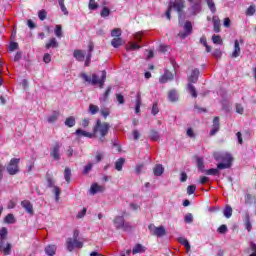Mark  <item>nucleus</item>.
<instances>
[{
    "instance_id": "f704fd0d",
    "label": "nucleus",
    "mask_w": 256,
    "mask_h": 256,
    "mask_svg": "<svg viewBox=\"0 0 256 256\" xmlns=\"http://www.w3.org/2000/svg\"><path fill=\"white\" fill-rule=\"evenodd\" d=\"M64 123H65L66 127H75V117L70 116V117L66 118Z\"/></svg>"
},
{
    "instance_id": "2eb2a0df",
    "label": "nucleus",
    "mask_w": 256,
    "mask_h": 256,
    "mask_svg": "<svg viewBox=\"0 0 256 256\" xmlns=\"http://www.w3.org/2000/svg\"><path fill=\"white\" fill-rule=\"evenodd\" d=\"M212 23L214 27V32L221 33V20L219 19V16H213Z\"/></svg>"
},
{
    "instance_id": "1a4fd4ad",
    "label": "nucleus",
    "mask_w": 256,
    "mask_h": 256,
    "mask_svg": "<svg viewBox=\"0 0 256 256\" xmlns=\"http://www.w3.org/2000/svg\"><path fill=\"white\" fill-rule=\"evenodd\" d=\"M113 224L116 229H123L124 231L129 229V223L125 222V218L123 216H116L113 220Z\"/></svg>"
},
{
    "instance_id": "f8f14e48",
    "label": "nucleus",
    "mask_w": 256,
    "mask_h": 256,
    "mask_svg": "<svg viewBox=\"0 0 256 256\" xmlns=\"http://www.w3.org/2000/svg\"><path fill=\"white\" fill-rule=\"evenodd\" d=\"M191 31H193V26L191 25V22H186L184 25V32H180L178 34V37H180V39H185V37L191 35Z\"/></svg>"
},
{
    "instance_id": "79ce46f5",
    "label": "nucleus",
    "mask_w": 256,
    "mask_h": 256,
    "mask_svg": "<svg viewBox=\"0 0 256 256\" xmlns=\"http://www.w3.org/2000/svg\"><path fill=\"white\" fill-rule=\"evenodd\" d=\"M206 3L212 13H215L217 11V8L215 7V2L213 0H206Z\"/></svg>"
},
{
    "instance_id": "6e6552de",
    "label": "nucleus",
    "mask_w": 256,
    "mask_h": 256,
    "mask_svg": "<svg viewBox=\"0 0 256 256\" xmlns=\"http://www.w3.org/2000/svg\"><path fill=\"white\" fill-rule=\"evenodd\" d=\"M9 175H17L19 173V158H12L6 168Z\"/></svg>"
},
{
    "instance_id": "72a5a7b5",
    "label": "nucleus",
    "mask_w": 256,
    "mask_h": 256,
    "mask_svg": "<svg viewBox=\"0 0 256 256\" xmlns=\"http://www.w3.org/2000/svg\"><path fill=\"white\" fill-rule=\"evenodd\" d=\"M168 99H169V101H171L172 103H175V101H177V99H179V96L177 95V91L171 90V91L168 93Z\"/></svg>"
},
{
    "instance_id": "f3484780",
    "label": "nucleus",
    "mask_w": 256,
    "mask_h": 256,
    "mask_svg": "<svg viewBox=\"0 0 256 256\" xmlns=\"http://www.w3.org/2000/svg\"><path fill=\"white\" fill-rule=\"evenodd\" d=\"M220 129V124H219V117L216 116L214 119H213V125H212V129L210 131V135H215Z\"/></svg>"
},
{
    "instance_id": "a878e982",
    "label": "nucleus",
    "mask_w": 256,
    "mask_h": 256,
    "mask_svg": "<svg viewBox=\"0 0 256 256\" xmlns=\"http://www.w3.org/2000/svg\"><path fill=\"white\" fill-rule=\"evenodd\" d=\"M59 47V42L57 39L51 38L48 43H46V49H57Z\"/></svg>"
},
{
    "instance_id": "052dcab7",
    "label": "nucleus",
    "mask_w": 256,
    "mask_h": 256,
    "mask_svg": "<svg viewBox=\"0 0 256 256\" xmlns=\"http://www.w3.org/2000/svg\"><path fill=\"white\" fill-rule=\"evenodd\" d=\"M218 233H221V235H225V233H227V225L222 224V225L218 228Z\"/></svg>"
},
{
    "instance_id": "bf43d9fd",
    "label": "nucleus",
    "mask_w": 256,
    "mask_h": 256,
    "mask_svg": "<svg viewBox=\"0 0 256 256\" xmlns=\"http://www.w3.org/2000/svg\"><path fill=\"white\" fill-rule=\"evenodd\" d=\"M91 169H93V163H88L83 170L84 175H87L89 173V171H91Z\"/></svg>"
},
{
    "instance_id": "09e8293b",
    "label": "nucleus",
    "mask_w": 256,
    "mask_h": 256,
    "mask_svg": "<svg viewBox=\"0 0 256 256\" xmlns=\"http://www.w3.org/2000/svg\"><path fill=\"white\" fill-rule=\"evenodd\" d=\"M254 200L255 198L253 197V195L251 194L245 195V205H251V203H253Z\"/></svg>"
},
{
    "instance_id": "473e14b6",
    "label": "nucleus",
    "mask_w": 256,
    "mask_h": 256,
    "mask_svg": "<svg viewBox=\"0 0 256 256\" xmlns=\"http://www.w3.org/2000/svg\"><path fill=\"white\" fill-rule=\"evenodd\" d=\"M111 45L115 49H118V47H121V45H123V39L122 38H114L111 41Z\"/></svg>"
},
{
    "instance_id": "338daca9",
    "label": "nucleus",
    "mask_w": 256,
    "mask_h": 256,
    "mask_svg": "<svg viewBox=\"0 0 256 256\" xmlns=\"http://www.w3.org/2000/svg\"><path fill=\"white\" fill-rule=\"evenodd\" d=\"M19 44L17 42H12L9 46V51H15L16 49H18Z\"/></svg>"
},
{
    "instance_id": "4d7b16f0",
    "label": "nucleus",
    "mask_w": 256,
    "mask_h": 256,
    "mask_svg": "<svg viewBox=\"0 0 256 256\" xmlns=\"http://www.w3.org/2000/svg\"><path fill=\"white\" fill-rule=\"evenodd\" d=\"M116 100L118 101L119 105H123L125 103V97L123 94H116Z\"/></svg>"
},
{
    "instance_id": "412c9836",
    "label": "nucleus",
    "mask_w": 256,
    "mask_h": 256,
    "mask_svg": "<svg viewBox=\"0 0 256 256\" xmlns=\"http://www.w3.org/2000/svg\"><path fill=\"white\" fill-rule=\"evenodd\" d=\"M75 134L78 136V137H87L88 139H93V133L91 132H87L83 129H77Z\"/></svg>"
},
{
    "instance_id": "58836bf2",
    "label": "nucleus",
    "mask_w": 256,
    "mask_h": 256,
    "mask_svg": "<svg viewBox=\"0 0 256 256\" xmlns=\"http://www.w3.org/2000/svg\"><path fill=\"white\" fill-rule=\"evenodd\" d=\"M197 167H198L199 171H201L202 173H205V164L203 162V158L197 159Z\"/></svg>"
},
{
    "instance_id": "ddd939ff",
    "label": "nucleus",
    "mask_w": 256,
    "mask_h": 256,
    "mask_svg": "<svg viewBox=\"0 0 256 256\" xmlns=\"http://www.w3.org/2000/svg\"><path fill=\"white\" fill-rule=\"evenodd\" d=\"M93 49H95V46L93 45V43H89L88 45V53L86 56V61H85V67H89V65H91V57H93L92 53H93Z\"/></svg>"
},
{
    "instance_id": "bb28decb",
    "label": "nucleus",
    "mask_w": 256,
    "mask_h": 256,
    "mask_svg": "<svg viewBox=\"0 0 256 256\" xmlns=\"http://www.w3.org/2000/svg\"><path fill=\"white\" fill-rule=\"evenodd\" d=\"M7 228L6 227H2L0 229V247H3V241H5V239L7 238Z\"/></svg>"
},
{
    "instance_id": "7c9ffc66",
    "label": "nucleus",
    "mask_w": 256,
    "mask_h": 256,
    "mask_svg": "<svg viewBox=\"0 0 256 256\" xmlns=\"http://www.w3.org/2000/svg\"><path fill=\"white\" fill-rule=\"evenodd\" d=\"M223 215L226 217V219H231L233 215V208H231L229 205H226L225 209L223 210Z\"/></svg>"
},
{
    "instance_id": "a211bd4d",
    "label": "nucleus",
    "mask_w": 256,
    "mask_h": 256,
    "mask_svg": "<svg viewBox=\"0 0 256 256\" xmlns=\"http://www.w3.org/2000/svg\"><path fill=\"white\" fill-rule=\"evenodd\" d=\"M73 57L76 59V61L83 62L85 61V52L83 50H74Z\"/></svg>"
},
{
    "instance_id": "7ed1b4c3",
    "label": "nucleus",
    "mask_w": 256,
    "mask_h": 256,
    "mask_svg": "<svg viewBox=\"0 0 256 256\" xmlns=\"http://www.w3.org/2000/svg\"><path fill=\"white\" fill-rule=\"evenodd\" d=\"M81 78L86 83H90V85H99L100 89H103L105 85V80L107 79V72L103 70L101 78H99L97 74H92V78H91L86 73H82Z\"/></svg>"
},
{
    "instance_id": "e433bc0d",
    "label": "nucleus",
    "mask_w": 256,
    "mask_h": 256,
    "mask_svg": "<svg viewBox=\"0 0 256 256\" xmlns=\"http://www.w3.org/2000/svg\"><path fill=\"white\" fill-rule=\"evenodd\" d=\"M89 113H91V115H97V113H99V106H97L95 104H90L89 105Z\"/></svg>"
},
{
    "instance_id": "774afa93",
    "label": "nucleus",
    "mask_w": 256,
    "mask_h": 256,
    "mask_svg": "<svg viewBox=\"0 0 256 256\" xmlns=\"http://www.w3.org/2000/svg\"><path fill=\"white\" fill-rule=\"evenodd\" d=\"M142 37H143V32H137L136 34H134L135 41L141 42Z\"/></svg>"
},
{
    "instance_id": "de8ad7c7",
    "label": "nucleus",
    "mask_w": 256,
    "mask_h": 256,
    "mask_svg": "<svg viewBox=\"0 0 256 256\" xmlns=\"http://www.w3.org/2000/svg\"><path fill=\"white\" fill-rule=\"evenodd\" d=\"M4 221H5V223L13 224V223H15V216L13 214H8L5 217Z\"/></svg>"
},
{
    "instance_id": "37998d69",
    "label": "nucleus",
    "mask_w": 256,
    "mask_h": 256,
    "mask_svg": "<svg viewBox=\"0 0 256 256\" xmlns=\"http://www.w3.org/2000/svg\"><path fill=\"white\" fill-rule=\"evenodd\" d=\"M88 8L91 11H95L96 9H99V4H97V2H95V0H90L89 4H88Z\"/></svg>"
},
{
    "instance_id": "2f4dec72",
    "label": "nucleus",
    "mask_w": 256,
    "mask_h": 256,
    "mask_svg": "<svg viewBox=\"0 0 256 256\" xmlns=\"http://www.w3.org/2000/svg\"><path fill=\"white\" fill-rule=\"evenodd\" d=\"M133 255H137V253H145V247L141 244H137L132 249Z\"/></svg>"
},
{
    "instance_id": "f03ea898",
    "label": "nucleus",
    "mask_w": 256,
    "mask_h": 256,
    "mask_svg": "<svg viewBox=\"0 0 256 256\" xmlns=\"http://www.w3.org/2000/svg\"><path fill=\"white\" fill-rule=\"evenodd\" d=\"M109 129L111 125L108 122H102L100 119L96 120L93 127V137L97 139L99 143H105L107 135H109Z\"/></svg>"
},
{
    "instance_id": "0eeeda50",
    "label": "nucleus",
    "mask_w": 256,
    "mask_h": 256,
    "mask_svg": "<svg viewBox=\"0 0 256 256\" xmlns=\"http://www.w3.org/2000/svg\"><path fill=\"white\" fill-rule=\"evenodd\" d=\"M66 249L67 251H74L75 249H83V242L78 241L74 238H67L66 239Z\"/></svg>"
},
{
    "instance_id": "864d4df0",
    "label": "nucleus",
    "mask_w": 256,
    "mask_h": 256,
    "mask_svg": "<svg viewBox=\"0 0 256 256\" xmlns=\"http://www.w3.org/2000/svg\"><path fill=\"white\" fill-rule=\"evenodd\" d=\"M101 17H109L111 15V10L109 8L104 7L100 13Z\"/></svg>"
},
{
    "instance_id": "f257e3e1",
    "label": "nucleus",
    "mask_w": 256,
    "mask_h": 256,
    "mask_svg": "<svg viewBox=\"0 0 256 256\" xmlns=\"http://www.w3.org/2000/svg\"><path fill=\"white\" fill-rule=\"evenodd\" d=\"M214 159L216 161H222V163H219L217 165V168H211L208 170H204V173L206 175H219V170L229 169L231 167V162L233 161L231 154L221 153V152H215Z\"/></svg>"
},
{
    "instance_id": "39448f33",
    "label": "nucleus",
    "mask_w": 256,
    "mask_h": 256,
    "mask_svg": "<svg viewBox=\"0 0 256 256\" xmlns=\"http://www.w3.org/2000/svg\"><path fill=\"white\" fill-rule=\"evenodd\" d=\"M185 8V0H176L174 3H170L168 10L166 11L167 19H171V9H175L178 13H181Z\"/></svg>"
},
{
    "instance_id": "9b49d317",
    "label": "nucleus",
    "mask_w": 256,
    "mask_h": 256,
    "mask_svg": "<svg viewBox=\"0 0 256 256\" xmlns=\"http://www.w3.org/2000/svg\"><path fill=\"white\" fill-rule=\"evenodd\" d=\"M190 5L191 15H197V13H201V0H192L190 1Z\"/></svg>"
},
{
    "instance_id": "ea45409f",
    "label": "nucleus",
    "mask_w": 256,
    "mask_h": 256,
    "mask_svg": "<svg viewBox=\"0 0 256 256\" xmlns=\"http://www.w3.org/2000/svg\"><path fill=\"white\" fill-rule=\"evenodd\" d=\"M58 4L60 5V9L64 15H69V11H67V7H65V0H58Z\"/></svg>"
},
{
    "instance_id": "5fc2aeb1",
    "label": "nucleus",
    "mask_w": 256,
    "mask_h": 256,
    "mask_svg": "<svg viewBox=\"0 0 256 256\" xmlns=\"http://www.w3.org/2000/svg\"><path fill=\"white\" fill-rule=\"evenodd\" d=\"M53 193L55 195L56 201H59V195H61V189L58 186H54Z\"/></svg>"
},
{
    "instance_id": "6ab92c4d",
    "label": "nucleus",
    "mask_w": 256,
    "mask_h": 256,
    "mask_svg": "<svg viewBox=\"0 0 256 256\" xmlns=\"http://www.w3.org/2000/svg\"><path fill=\"white\" fill-rule=\"evenodd\" d=\"M21 206L29 213V215H33V204L29 200H24L21 202Z\"/></svg>"
},
{
    "instance_id": "423d86ee",
    "label": "nucleus",
    "mask_w": 256,
    "mask_h": 256,
    "mask_svg": "<svg viewBox=\"0 0 256 256\" xmlns=\"http://www.w3.org/2000/svg\"><path fill=\"white\" fill-rule=\"evenodd\" d=\"M148 229L150 234L154 237H165L167 235V230H165V226H155V224H149Z\"/></svg>"
},
{
    "instance_id": "13d9d810",
    "label": "nucleus",
    "mask_w": 256,
    "mask_h": 256,
    "mask_svg": "<svg viewBox=\"0 0 256 256\" xmlns=\"http://www.w3.org/2000/svg\"><path fill=\"white\" fill-rule=\"evenodd\" d=\"M185 223H193V214L188 213L184 217Z\"/></svg>"
},
{
    "instance_id": "9d476101",
    "label": "nucleus",
    "mask_w": 256,
    "mask_h": 256,
    "mask_svg": "<svg viewBox=\"0 0 256 256\" xmlns=\"http://www.w3.org/2000/svg\"><path fill=\"white\" fill-rule=\"evenodd\" d=\"M60 149L61 144L59 142H56L50 151V156L54 161H59V159H61V154L59 153Z\"/></svg>"
},
{
    "instance_id": "5701e85b",
    "label": "nucleus",
    "mask_w": 256,
    "mask_h": 256,
    "mask_svg": "<svg viewBox=\"0 0 256 256\" xmlns=\"http://www.w3.org/2000/svg\"><path fill=\"white\" fill-rule=\"evenodd\" d=\"M178 241L181 245L185 247L187 253L191 251V244H189V240L187 238L180 237L178 238Z\"/></svg>"
},
{
    "instance_id": "69168bd1",
    "label": "nucleus",
    "mask_w": 256,
    "mask_h": 256,
    "mask_svg": "<svg viewBox=\"0 0 256 256\" xmlns=\"http://www.w3.org/2000/svg\"><path fill=\"white\" fill-rule=\"evenodd\" d=\"M157 113H159V105L154 103L152 106V115H157Z\"/></svg>"
},
{
    "instance_id": "6e6d98bb",
    "label": "nucleus",
    "mask_w": 256,
    "mask_h": 256,
    "mask_svg": "<svg viewBox=\"0 0 256 256\" xmlns=\"http://www.w3.org/2000/svg\"><path fill=\"white\" fill-rule=\"evenodd\" d=\"M255 6H250L247 10H246V15H248V17H251L253 15H255Z\"/></svg>"
},
{
    "instance_id": "20e7f679",
    "label": "nucleus",
    "mask_w": 256,
    "mask_h": 256,
    "mask_svg": "<svg viewBox=\"0 0 256 256\" xmlns=\"http://www.w3.org/2000/svg\"><path fill=\"white\" fill-rule=\"evenodd\" d=\"M199 69H194L191 73V75L188 78L189 84H188V91L192 95V97L196 98L197 97V90L195 89V86L191 83H197L200 75Z\"/></svg>"
},
{
    "instance_id": "c9c22d12",
    "label": "nucleus",
    "mask_w": 256,
    "mask_h": 256,
    "mask_svg": "<svg viewBox=\"0 0 256 256\" xmlns=\"http://www.w3.org/2000/svg\"><path fill=\"white\" fill-rule=\"evenodd\" d=\"M64 179H65L66 183H71V168H65Z\"/></svg>"
},
{
    "instance_id": "aec40b11",
    "label": "nucleus",
    "mask_w": 256,
    "mask_h": 256,
    "mask_svg": "<svg viewBox=\"0 0 256 256\" xmlns=\"http://www.w3.org/2000/svg\"><path fill=\"white\" fill-rule=\"evenodd\" d=\"M241 55V46L239 45V40L234 41V50L232 52L231 57L236 59V57H239Z\"/></svg>"
},
{
    "instance_id": "4468645a",
    "label": "nucleus",
    "mask_w": 256,
    "mask_h": 256,
    "mask_svg": "<svg viewBox=\"0 0 256 256\" xmlns=\"http://www.w3.org/2000/svg\"><path fill=\"white\" fill-rule=\"evenodd\" d=\"M167 81H173V73L169 70H165L164 74L160 77V83H167Z\"/></svg>"
},
{
    "instance_id": "4be33fe9",
    "label": "nucleus",
    "mask_w": 256,
    "mask_h": 256,
    "mask_svg": "<svg viewBox=\"0 0 256 256\" xmlns=\"http://www.w3.org/2000/svg\"><path fill=\"white\" fill-rule=\"evenodd\" d=\"M164 172H165V168H163V165L161 164H157L153 169V173L155 177H161L162 173Z\"/></svg>"
},
{
    "instance_id": "c85d7f7f",
    "label": "nucleus",
    "mask_w": 256,
    "mask_h": 256,
    "mask_svg": "<svg viewBox=\"0 0 256 256\" xmlns=\"http://www.w3.org/2000/svg\"><path fill=\"white\" fill-rule=\"evenodd\" d=\"M139 49H141V46L135 42H129L126 46V51H139Z\"/></svg>"
},
{
    "instance_id": "b1692460",
    "label": "nucleus",
    "mask_w": 256,
    "mask_h": 256,
    "mask_svg": "<svg viewBox=\"0 0 256 256\" xmlns=\"http://www.w3.org/2000/svg\"><path fill=\"white\" fill-rule=\"evenodd\" d=\"M45 253L48 256H53L55 253H57V246L55 245H48L45 247Z\"/></svg>"
},
{
    "instance_id": "3c124183",
    "label": "nucleus",
    "mask_w": 256,
    "mask_h": 256,
    "mask_svg": "<svg viewBox=\"0 0 256 256\" xmlns=\"http://www.w3.org/2000/svg\"><path fill=\"white\" fill-rule=\"evenodd\" d=\"M110 94H111V87H108L103 97H100V101H107V99H109Z\"/></svg>"
},
{
    "instance_id": "8fccbe9b",
    "label": "nucleus",
    "mask_w": 256,
    "mask_h": 256,
    "mask_svg": "<svg viewBox=\"0 0 256 256\" xmlns=\"http://www.w3.org/2000/svg\"><path fill=\"white\" fill-rule=\"evenodd\" d=\"M150 139L152 141H157L159 139V132H157L155 130H151V132H150Z\"/></svg>"
},
{
    "instance_id": "e2e57ef3",
    "label": "nucleus",
    "mask_w": 256,
    "mask_h": 256,
    "mask_svg": "<svg viewBox=\"0 0 256 256\" xmlns=\"http://www.w3.org/2000/svg\"><path fill=\"white\" fill-rule=\"evenodd\" d=\"M103 157H104L103 152H97L95 156L96 163H100V161H103Z\"/></svg>"
},
{
    "instance_id": "603ef678",
    "label": "nucleus",
    "mask_w": 256,
    "mask_h": 256,
    "mask_svg": "<svg viewBox=\"0 0 256 256\" xmlns=\"http://www.w3.org/2000/svg\"><path fill=\"white\" fill-rule=\"evenodd\" d=\"M38 17H39L40 21H45V19H47V11L40 10L38 12Z\"/></svg>"
},
{
    "instance_id": "c756f323",
    "label": "nucleus",
    "mask_w": 256,
    "mask_h": 256,
    "mask_svg": "<svg viewBox=\"0 0 256 256\" xmlns=\"http://www.w3.org/2000/svg\"><path fill=\"white\" fill-rule=\"evenodd\" d=\"M123 165H125V158H119L115 162V170L116 171H123Z\"/></svg>"
},
{
    "instance_id": "49530a36",
    "label": "nucleus",
    "mask_w": 256,
    "mask_h": 256,
    "mask_svg": "<svg viewBox=\"0 0 256 256\" xmlns=\"http://www.w3.org/2000/svg\"><path fill=\"white\" fill-rule=\"evenodd\" d=\"M55 35H56V37H58L59 39H61V37H63V29L61 28V25H56V28H55Z\"/></svg>"
},
{
    "instance_id": "680f3d73",
    "label": "nucleus",
    "mask_w": 256,
    "mask_h": 256,
    "mask_svg": "<svg viewBox=\"0 0 256 256\" xmlns=\"http://www.w3.org/2000/svg\"><path fill=\"white\" fill-rule=\"evenodd\" d=\"M197 187L195 185H190L187 187V193L188 195H193L195 193Z\"/></svg>"
},
{
    "instance_id": "c03bdc74",
    "label": "nucleus",
    "mask_w": 256,
    "mask_h": 256,
    "mask_svg": "<svg viewBox=\"0 0 256 256\" xmlns=\"http://www.w3.org/2000/svg\"><path fill=\"white\" fill-rule=\"evenodd\" d=\"M0 249H2L4 255H11V244L8 243L6 247H4L2 243V247L0 246Z\"/></svg>"
},
{
    "instance_id": "a18cd8bd",
    "label": "nucleus",
    "mask_w": 256,
    "mask_h": 256,
    "mask_svg": "<svg viewBox=\"0 0 256 256\" xmlns=\"http://www.w3.org/2000/svg\"><path fill=\"white\" fill-rule=\"evenodd\" d=\"M121 34H122L121 28H116L111 31V37L121 38Z\"/></svg>"
},
{
    "instance_id": "cd10ccee",
    "label": "nucleus",
    "mask_w": 256,
    "mask_h": 256,
    "mask_svg": "<svg viewBox=\"0 0 256 256\" xmlns=\"http://www.w3.org/2000/svg\"><path fill=\"white\" fill-rule=\"evenodd\" d=\"M61 114L58 111H54L50 116L47 117L48 123H55L59 119Z\"/></svg>"
},
{
    "instance_id": "dca6fc26",
    "label": "nucleus",
    "mask_w": 256,
    "mask_h": 256,
    "mask_svg": "<svg viewBox=\"0 0 256 256\" xmlns=\"http://www.w3.org/2000/svg\"><path fill=\"white\" fill-rule=\"evenodd\" d=\"M105 191V186H100L97 183L92 184L90 188V193L95 195L96 193H103Z\"/></svg>"
},
{
    "instance_id": "4c0bfd02",
    "label": "nucleus",
    "mask_w": 256,
    "mask_h": 256,
    "mask_svg": "<svg viewBox=\"0 0 256 256\" xmlns=\"http://www.w3.org/2000/svg\"><path fill=\"white\" fill-rule=\"evenodd\" d=\"M212 42L215 44V45H223V39H221V36L219 35H213L212 36Z\"/></svg>"
},
{
    "instance_id": "0e129e2a",
    "label": "nucleus",
    "mask_w": 256,
    "mask_h": 256,
    "mask_svg": "<svg viewBox=\"0 0 256 256\" xmlns=\"http://www.w3.org/2000/svg\"><path fill=\"white\" fill-rule=\"evenodd\" d=\"M223 55V53L221 52V49H216L214 50L213 52V56L216 58V59H221V56Z\"/></svg>"
},
{
    "instance_id": "393cba45",
    "label": "nucleus",
    "mask_w": 256,
    "mask_h": 256,
    "mask_svg": "<svg viewBox=\"0 0 256 256\" xmlns=\"http://www.w3.org/2000/svg\"><path fill=\"white\" fill-rule=\"evenodd\" d=\"M244 223H245V227H246L247 231H251V229H253V225L251 224V217L249 216V212L245 213Z\"/></svg>"
},
{
    "instance_id": "a19ab883",
    "label": "nucleus",
    "mask_w": 256,
    "mask_h": 256,
    "mask_svg": "<svg viewBox=\"0 0 256 256\" xmlns=\"http://www.w3.org/2000/svg\"><path fill=\"white\" fill-rule=\"evenodd\" d=\"M141 111V95L138 94L136 97V106H135V112L139 113Z\"/></svg>"
}]
</instances>
